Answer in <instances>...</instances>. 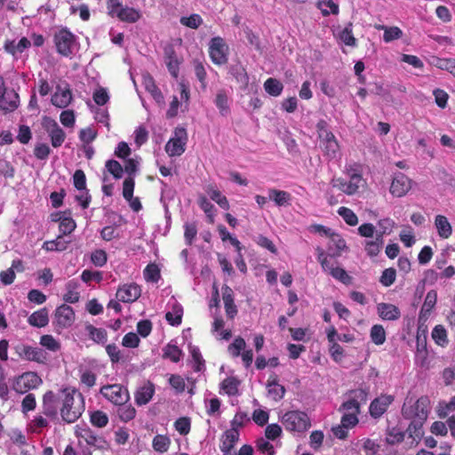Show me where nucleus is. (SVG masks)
<instances>
[{
  "label": "nucleus",
  "instance_id": "ddd939ff",
  "mask_svg": "<svg viewBox=\"0 0 455 455\" xmlns=\"http://www.w3.org/2000/svg\"><path fill=\"white\" fill-rule=\"evenodd\" d=\"M42 124L51 139L52 146L53 148L60 147L66 139V133L57 122L50 117H44Z\"/></svg>",
  "mask_w": 455,
  "mask_h": 455
},
{
  "label": "nucleus",
  "instance_id": "7c9ffc66",
  "mask_svg": "<svg viewBox=\"0 0 455 455\" xmlns=\"http://www.w3.org/2000/svg\"><path fill=\"white\" fill-rule=\"evenodd\" d=\"M29 46L30 41L26 37H22L18 43H15V41H6L4 43L5 51L13 56H15L17 53H21Z\"/></svg>",
  "mask_w": 455,
  "mask_h": 455
},
{
  "label": "nucleus",
  "instance_id": "58836bf2",
  "mask_svg": "<svg viewBox=\"0 0 455 455\" xmlns=\"http://www.w3.org/2000/svg\"><path fill=\"white\" fill-rule=\"evenodd\" d=\"M189 353L192 357L193 368L196 371H202L205 369L204 360L201 355V352L197 347L190 346Z\"/></svg>",
  "mask_w": 455,
  "mask_h": 455
},
{
  "label": "nucleus",
  "instance_id": "052dcab7",
  "mask_svg": "<svg viewBox=\"0 0 455 455\" xmlns=\"http://www.w3.org/2000/svg\"><path fill=\"white\" fill-rule=\"evenodd\" d=\"M404 434L398 428L393 427L388 430L386 437V442L388 444H395L403 441Z\"/></svg>",
  "mask_w": 455,
  "mask_h": 455
},
{
  "label": "nucleus",
  "instance_id": "49530a36",
  "mask_svg": "<svg viewBox=\"0 0 455 455\" xmlns=\"http://www.w3.org/2000/svg\"><path fill=\"white\" fill-rule=\"evenodd\" d=\"M59 220H60L59 228H60V232L61 233L62 236L72 233L76 227L75 220L70 217H66V216L60 217Z\"/></svg>",
  "mask_w": 455,
  "mask_h": 455
},
{
  "label": "nucleus",
  "instance_id": "13d9d810",
  "mask_svg": "<svg viewBox=\"0 0 455 455\" xmlns=\"http://www.w3.org/2000/svg\"><path fill=\"white\" fill-rule=\"evenodd\" d=\"M230 73L235 76L237 82L246 84L248 83L249 77L245 69L242 65L236 64L230 68Z\"/></svg>",
  "mask_w": 455,
  "mask_h": 455
},
{
  "label": "nucleus",
  "instance_id": "a19ab883",
  "mask_svg": "<svg viewBox=\"0 0 455 455\" xmlns=\"http://www.w3.org/2000/svg\"><path fill=\"white\" fill-rule=\"evenodd\" d=\"M171 444V440L167 435H157L154 437L152 446L156 451L166 452Z\"/></svg>",
  "mask_w": 455,
  "mask_h": 455
},
{
  "label": "nucleus",
  "instance_id": "bf43d9fd",
  "mask_svg": "<svg viewBox=\"0 0 455 455\" xmlns=\"http://www.w3.org/2000/svg\"><path fill=\"white\" fill-rule=\"evenodd\" d=\"M106 168L115 179H120L124 173L123 166L116 160H108L106 162Z\"/></svg>",
  "mask_w": 455,
  "mask_h": 455
},
{
  "label": "nucleus",
  "instance_id": "f704fd0d",
  "mask_svg": "<svg viewBox=\"0 0 455 455\" xmlns=\"http://www.w3.org/2000/svg\"><path fill=\"white\" fill-rule=\"evenodd\" d=\"M182 315H183L182 307L179 303L174 301L173 305H172V311H169L166 313L165 318L170 324L179 325L181 323Z\"/></svg>",
  "mask_w": 455,
  "mask_h": 455
},
{
  "label": "nucleus",
  "instance_id": "393cba45",
  "mask_svg": "<svg viewBox=\"0 0 455 455\" xmlns=\"http://www.w3.org/2000/svg\"><path fill=\"white\" fill-rule=\"evenodd\" d=\"M164 62L171 75L175 78L178 77L180 61L172 47H167L164 50Z\"/></svg>",
  "mask_w": 455,
  "mask_h": 455
},
{
  "label": "nucleus",
  "instance_id": "5fc2aeb1",
  "mask_svg": "<svg viewBox=\"0 0 455 455\" xmlns=\"http://www.w3.org/2000/svg\"><path fill=\"white\" fill-rule=\"evenodd\" d=\"M182 351L175 345L168 344L164 349V356L177 363L180 360Z\"/></svg>",
  "mask_w": 455,
  "mask_h": 455
},
{
  "label": "nucleus",
  "instance_id": "473e14b6",
  "mask_svg": "<svg viewBox=\"0 0 455 455\" xmlns=\"http://www.w3.org/2000/svg\"><path fill=\"white\" fill-rule=\"evenodd\" d=\"M68 243L69 241L64 240L62 235H60L54 240L44 242L43 249L47 251H62L67 249Z\"/></svg>",
  "mask_w": 455,
  "mask_h": 455
},
{
  "label": "nucleus",
  "instance_id": "2eb2a0df",
  "mask_svg": "<svg viewBox=\"0 0 455 455\" xmlns=\"http://www.w3.org/2000/svg\"><path fill=\"white\" fill-rule=\"evenodd\" d=\"M141 294L140 287L136 283H125L120 286L116 291L118 301L132 303L137 300Z\"/></svg>",
  "mask_w": 455,
  "mask_h": 455
},
{
  "label": "nucleus",
  "instance_id": "f03ea898",
  "mask_svg": "<svg viewBox=\"0 0 455 455\" xmlns=\"http://www.w3.org/2000/svg\"><path fill=\"white\" fill-rule=\"evenodd\" d=\"M344 173L347 180L343 178H335L331 180L333 188H338L347 196L355 195L360 188L365 185V180L362 176V172L358 164H347L345 166Z\"/></svg>",
  "mask_w": 455,
  "mask_h": 455
},
{
  "label": "nucleus",
  "instance_id": "4be33fe9",
  "mask_svg": "<svg viewBox=\"0 0 455 455\" xmlns=\"http://www.w3.org/2000/svg\"><path fill=\"white\" fill-rule=\"evenodd\" d=\"M436 300L437 294L435 291H430L427 293L419 315V321L420 323H425L428 319L436 304Z\"/></svg>",
  "mask_w": 455,
  "mask_h": 455
},
{
  "label": "nucleus",
  "instance_id": "e2e57ef3",
  "mask_svg": "<svg viewBox=\"0 0 455 455\" xmlns=\"http://www.w3.org/2000/svg\"><path fill=\"white\" fill-rule=\"evenodd\" d=\"M403 36V31L398 27H387L383 35L386 43L392 42Z\"/></svg>",
  "mask_w": 455,
  "mask_h": 455
},
{
  "label": "nucleus",
  "instance_id": "4c0bfd02",
  "mask_svg": "<svg viewBox=\"0 0 455 455\" xmlns=\"http://www.w3.org/2000/svg\"><path fill=\"white\" fill-rule=\"evenodd\" d=\"M77 289H78V283L75 281H69L66 284L67 292L63 296L64 300L68 303L77 302L80 298Z\"/></svg>",
  "mask_w": 455,
  "mask_h": 455
},
{
  "label": "nucleus",
  "instance_id": "39448f33",
  "mask_svg": "<svg viewBox=\"0 0 455 455\" xmlns=\"http://www.w3.org/2000/svg\"><path fill=\"white\" fill-rule=\"evenodd\" d=\"M324 122H319L317 124L319 138L321 139L320 146L324 156L330 160L339 159L341 156L339 145L332 132L324 129Z\"/></svg>",
  "mask_w": 455,
  "mask_h": 455
},
{
  "label": "nucleus",
  "instance_id": "2f4dec72",
  "mask_svg": "<svg viewBox=\"0 0 455 455\" xmlns=\"http://www.w3.org/2000/svg\"><path fill=\"white\" fill-rule=\"evenodd\" d=\"M214 103L218 109L220 110V114L223 116H227L230 112L228 97L225 90L218 91Z\"/></svg>",
  "mask_w": 455,
  "mask_h": 455
},
{
  "label": "nucleus",
  "instance_id": "69168bd1",
  "mask_svg": "<svg viewBox=\"0 0 455 455\" xmlns=\"http://www.w3.org/2000/svg\"><path fill=\"white\" fill-rule=\"evenodd\" d=\"M144 276L147 281L156 282L160 276L157 266L155 264L148 265L144 270Z\"/></svg>",
  "mask_w": 455,
  "mask_h": 455
},
{
  "label": "nucleus",
  "instance_id": "6ab92c4d",
  "mask_svg": "<svg viewBox=\"0 0 455 455\" xmlns=\"http://www.w3.org/2000/svg\"><path fill=\"white\" fill-rule=\"evenodd\" d=\"M55 321L61 328L71 326L75 321V313L71 307L61 305L55 311Z\"/></svg>",
  "mask_w": 455,
  "mask_h": 455
},
{
  "label": "nucleus",
  "instance_id": "b1692460",
  "mask_svg": "<svg viewBox=\"0 0 455 455\" xmlns=\"http://www.w3.org/2000/svg\"><path fill=\"white\" fill-rule=\"evenodd\" d=\"M238 440L239 431L235 428L228 429L221 437L220 451H231Z\"/></svg>",
  "mask_w": 455,
  "mask_h": 455
},
{
  "label": "nucleus",
  "instance_id": "774afa93",
  "mask_svg": "<svg viewBox=\"0 0 455 455\" xmlns=\"http://www.w3.org/2000/svg\"><path fill=\"white\" fill-rule=\"evenodd\" d=\"M455 411V395L451 399L449 403H441L438 408V415L441 418H445L449 411Z\"/></svg>",
  "mask_w": 455,
  "mask_h": 455
},
{
  "label": "nucleus",
  "instance_id": "0e129e2a",
  "mask_svg": "<svg viewBox=\"0 0 455 455\" xmlns=\"http://www.w3.org/2000/svg\"><path fill=\"white\" fill-rule=\"evenodd\" d=\"M80 381L86 387H92L96 383V374L90 370H85L81 373Z\"/></svg>",
  "mask_w": 455,
  "mask_h": 455
},
{
  "label": "nucleus",
  "instance_id": "a878e982",
  "mask_svg": "<svg viewBox=\"0 0 455 455\" xmlns=\"http://www.w3.org/2000/svg\"><path fill=\"white\" fill-rule=\"evenodd\" d=\"M435 227L438 235L443 239H448L452 234V228L448 219L443 215H436L435 218Z\"/></svg>",
  "mask_w": 455,
  "mask_h": 455
},
{
  "label": "nucleus",
  "instance_id": "0eeeda50",
  "mask_svg": "<svg viewBox=\"0 0 455 455\" xmlns=\"http://www.w3.org/2000/svg\"><path fill=\"white\" fill-rule=\"evenodd\" d=\"M229 47L220 36H215L209 43V56L213 64L221 66L228 62Z\"/></svg>",
  "mask_w": 455,
  "mask_h": 455
},
{
  "label": "nucleus",
  "instance_id": "79ce46f5",
  "mask_svg": "<svg viewBox=\"0 0 455 455\" xmlns=\"http://www.w3.org/2000/svg\"><path fill=\"white\" fill-rule=\"evenodd\" d=\"M431 335L435 342L441 347H445L449 342L447 331L443 325H436L433 329Z\"/></svg>",
  "mask_w": 455,
  "mask_h": 455
},
{
  "label": "nucleus",
  "instance_id": "4d7b16f0",
  "mask_svg": "<svg viewBox=\"0 0 455 455\" xmlns=\"http://www.w3.org/2000/svg\"><path fill=\"white\" fill-rule=\"evenodd\" d=\"M245 347H246L245 340L241 337H237L228 346V352L234 357H237L241 355L242 350H243L245 348Z\"/></svg>",
  "mask_w": 455,
  "mask_h": 455
},
{
  "label": "nucleus",
  "instance_id": "864d4df0",
  "mask_svg": "<svg viewBox=\"0 0 455 455\" xmlns=\"http://www.w3.org/2000/svg\"><path fill=\"white\" fill-rule=\"evenodd\" d=\"M224 321L222 318L215 317L214 322L212 323V331L220 332V339L228 340L231 338V331L229 330H223Z\"/></svg>",
  "mask_w": 455,
  "mask_h": 455
},
{
  "label": "nucleus",
  "instance_id": "9d476101",
  "mask_svg": "<svg viewBox=\"0 0 455 455\" xmlns=\"http://www.w3.org/2000/svg\"><path fill=\"white\" fill-rule=\"evenodd\" d=\"M188 135L184 128H176L174 136L165 145V151L170 156H178L184 153Z\"/></svg>",
  "mask_w": 455,
  "mask_h": 455
},
{
  "label": "nucleus",
  "instance_id": "f8f14e48",
  "mask_svg": "<svg viewBox=\"0 0 455 455\" xmlns=\"http://www.w3.org/2000/svg\"><path fill=\"white\" fill-rule=\"evenodd\" d=\"M41 383L42 379L36 373L28 371L14 380L13 389L20 394H25L28 390L37 387Z\"/></svg>",
  "mask_w": 455,
  "mask_h": 455
},
{
  "label": "nucleus",
  "instance_id": "6e6d98bb",
  "mask_svg": "<svg viewBox=\"0 0 455 455\" xmlns=\"http://www.w3.org/2000/svg\"><path fill=\"white\" fill-rule=\"evenodd\" d=\"M180 22L183 26L196 29L203 23V19L199 14L195 13L188 17H181Z\"/></svg>",
  "mask_w": 455,
  "mask_h": 455
},
{
  "label": "nucleus",
  "instance_id": "37998d69",
  "mask_svg": "<svg viewBox=\"0 0 455 455\" xmlns=\"http://www.w3.org/2000/svg\"><path fill=\"white\" fill-rule=\"evenodd\" d=\"M39 343L51 352H58L61 347L60 343L50 334L41 336Z\"/></svg>",
  "mask_w": 455,
  "mask_h": 455
},
{
  "label": "nucleus",
  "instance_id": "c85d7f7f",
  "mask_svg": "<svg viewBox=\"0 0 455 455\" xmlns=\"http://www.w3.org/2000/svg\"><path fill=\"white\" fill-rule=\"evenodd\" d=\"M30 325L37 328L44 327L49 323L48 310L46 308H41L34 312L28 319Z\"/></svg>",
  "mask_w": 455,
  "mask_h": 455
},
{
  "label": "nucleus",
  "instance_id": "7ed1b4c3",
  "mask_svg": "<svg viewBox=\"0 0 455 455\" xmlns=\"http://www.w3.org/2000/svg\"><path fill=\"white\" fill-rule=\"evenodd\" d=\"M280 420L289 432L303 433L311 427L309 417L301 411H287L280 418Z\"/></svg>",
  "mask_w": 455,
  "mask_h": 455
},
{
  "label": "nucleus",
  "instance_id": "1a4fd4ad",
  "mask_svg": "<svg viewBox=\"0 0 455 455\" xmlns=\"http://www.w3.org/2000/svg\"><path fill=\"white\" fill-rule=\"evenodd\" d=\"M100 393L109 402L116 405L127 403L130 399V395L127 389L124 388L121 385H106L103 386Z\"/></svg>",
  "mask_w": 455,
  "mask_h": 455
},
{
  "label": "nucleus",
  "instance_id": "a211bd4d",
  "mask_svg": "<svg viewBox=\"0 0 455 455\" xmlns=\"http://www.w3.org/2000/svg\"><path fill=\"white\" fill-rule=\"evenodd\" d=\"M155 394V385L148 380L144 381L134 393V401L137 405H146Z\"/></svg>",
  "mask_w": 455,
  "mask_h": 455
},
{
  "label": "nucleus",
  "instance_id": "aec40b11",
  "mask_svg": "<svg viewBox=\"0 0 455 455\" xmlns=\"http://www.w3.org/2000/svg\"><path fill=\"white\" fill-rule=\"evenodd\" d=\"M327 249V253H329L330 257L338 258L341 256L343 251H347V246L343 237L339 234L334 232L329 237Z\"/></svg>",
  "mask_w": 455,
  "mask_h": 455
},
{
  "label": "nucleus",
  "instance_id": "c9c22d12",
  "mask_svg": "<svg viewBox=\"0 0 455 455\" xmlns=\"http://www.w3.org/2000/svg\"><path fill=\"white\" fill-rule=\"evenodd\" d=\"M206 192L211 199L216 202L222 209L228 210L229 208V204L227 197L223 196L220 190L212 186H209L206 188Z\"/></svg>",
  "mask_w": 455,
  "mask_h": 455
},
{
  "label": "nucleus",
  "instance_id": "8fccbe9b",
  "mask_svg": "<svg viewBox=\"0 0 455 455\" xmlns=\"http://www.w3.org/2000/svg\"><path fill=\"white\" fill-rule=\"evenodd\" d=\"M90 420L94 427H104L108 423V417L102 411H95L91 413Z\"/></svg>",
  "mask_w": 455,
  "mask_h": 455
},
{
  "label": "nucleus",
  "instance_id": "20e7f679",
  "mask_svg": "<svg viewBox=\"0 0 455 455\" xmlns=\"http://www.w3.org/2000/svg\"><path fill=\"white\" fill-rule=\"evenodd\" d=\"M108 13L121 21L134 23L141 18L140 10L124 5L119 0H108L107 4Z\"/></svg>",
  "mask_w": 455,
  "mask_h": 455
},
{
  "label": "nucleus",
  "instance_id": "ea45409f",
  "mask_svg": "<svg viewBox=\"0 0 455 455\" xmlns=\"http://www.w3.org/2000/svg\"><path fill=\"white\" fill-rule=\"evenodd\" d=\"M269 199L273 200L277 205L282 206L287 204L291 199V196L286 191L269 189Z\"/></svg>",
  "mask_w": 455,
  "mask_h": 455
},
{
  "label": "nucleus",
  "instance_id": "cd10ccee",
  "mask_svg": "<svg viewBox=\"0 0 455 455\" xmlns=\"http://www.w3.org/2000/svg\"><path fill=\"white\" fill-rule=\"evenodd\" d=\"M222 298L225 304L226 314L229 318H234L237 313L236 307L234 303L233 291L228 286L222 288Z\"/></svg>",
  "mask_w": 455,
  "mask_h": 455
},
{
  "label": "nucleus",
  "instance_id": "6e6552de",
  "mask_svg": "<svg viewBox=\"0 0 455 455\" xmlns=\"http://www.w3.org/2000/svg\"><path fill=\"white\" fill-rule=\"evenodd\" d=\"M54 43L59 53L68 56L76 48L75 36L67 29H60L54 35Z\"/></svg>",
  "mask_w": 455,
  "mask_h": 455
},
{
  "label": "nucleus",
  "instance_id": "3c124183",
  "mask_svg": "<svg viewBox=\"0 0 455 455\" xmlns=\"http://www.w3.org/2000/svg\"><path fill=\"white\" fill-rule=\"evenodd\" d=\"M195 75L201 84L202 89L205 90L207 87L206 76L207 73L204 66L198 60L194 61Z\"/></svg>",
  "mask_w": 455,
  "mask_h": 455
},
{
  "label": "nucleus",
  "instance_id": "338daca9",
  "mask_svg": "<svg viewBox=\"0 0 455 455\" xmlns=\"http://www.w3.org/2000/svg\"><path fill=\"white\" fill-rule=\"evenodd\" d=\"M395 270L394 268H387L382 272L379 282L386 287L390 286L395 281Z\"/></svg>",
  "mask_w": 455,
  "mask_h": 455
},
{
  "label": "nucleus",
  "instance_id": "e433bc0d",
  "mask_svg": "<svg viewBox=\"0 0 455 455\" xmlns=\"http://www.w3.org/2000/svg\"><path fill=\"white\" fill-rule=\"evenodd\" d=\"M264 89L269 95L277 97L281 95L283 85L277 79L270 77L265 81Z\"/></svg>",
  "mask_w": 455,
  "mask_h": 455
},
{
  "label": "nucleus",
  "instance_id": "9b49d317",
  "mask_svg": "<svg viewBox=\"0 0 455 455\" xmlns=\"http://www.w3.org/2000/svg\"><path fill=\"white\" fill-rule=\"evenodd\" d=\"M73 100V94L69 84L65 81H60L55 86V92L52 96V104L59 108H67Z\"/></svg>",
  "mask_w": 455,
  "mask_h": 455
},
{
  "label": "nucleus",
  "instance_id": "de8ad7c7",
  "mask_svg": "<svg viewBox=\"0 0 455 455\" xmlns=\"http://www.w3.org/2000/svg\"><path fill=\"white\" fill-rule=\"evenodd\" d=\"M382 243V235H377L374 240L365 243V250L370 256H376L379 252Z\"/></svg>",
  "mask_w": 455,
  "mask_h": 455
},
{
  "label": "nucleus",
  "instance_id": "680f3d73",
  "mask_svg": "<svg viewBox=\"0 0 455 455\" xmlns=\"http://www.w3.org/2000/svg\"><path fill=\"white\" fill-rule=\"evenodd\" d=\"M18 265H20V261H13L12 267L0 273V280L4 284L8 285L13 283L15 278L13 267H17Z\"/></svg>",
  "mask_w": 455,
  "mask_h": 455
},
{
  "label": "nucleus",
  "instance_id": "603ef678",
  "mask_svg": "<svg viewBox=\"0 0 455 455\" xmlns=\"http://www.w3.org/2000/svg\"><path fill=\"white\" fill-rule=\"evenodd\" d=\"M338 213L342 217L347 225H357L358 218L351 209L342 206L338 210Z\"/></svg>",
  "mask_w": 455,
  "mask_h": 455
},
{
  "label": "nucleus",
  "instance_id": "a18cd8bd",
  "mask_svg": "<svg viewBox=\"0 0 455 455\" xmlns=\"http://www.w3.org/2000/svg\"><path fill=\"white\" fill-rule=\"evenodd\" d=\"M315 251L317 253V259L321 264L323 270L331 274V269L334 268V266L329 259V258H331L329 253L325 252L324 250L321 247H317Z\"/></svg>",
  "mask_w": 455,
  "mask_h": 455
},
{
  "label": "nucleus",
  "instance_id": "dca6fc26",
  "mask_svg": "<svg viewBox=\"0 0 455 455\" xmlns=\"http://www.w3.org/2000/svg\"><path fill=\"white\" fill-rule=\"evenodd\" d=\"M76 435L79 439V443L84 442L89 446L97 449H103L106 446V441L89 428L78 427L76 430Z\"/></svg>",
  "mask_w": 455,
  "mask_h": 455
},
{
  "label": "nucleus",
  "instance_id": "c03bdc74",
  "mask_svg": "<svg viewBox=\"0 0 455 455\" xmlns=\"http://www.w3.org/2000/svg\"><path fill=\"white\" fill-rule=\"evenodd\" d=\"M370 336L375 345L379 346L386 341V331L380 324H375L371 327Z\"/></svg>",
  "mask_w": 455,
  "mask_h": 455
},
{
  "label": "nucleus",
  "instance_id": "5701e85b",
  "mask_svg": "<svg viewBox=\"0 0 455 455\" xmlns=\"http://www.w3.org/2000/svg\"><path fill=\"white\" fill-rule=\"evenodd\" d=\"M377 312L379 317L386 321H395L400 318V309L389 303H379L377 306Z\"/></svg>",
  "mask_w": 455,
  "mask_h": 455
},
{
  "label": "nucleus",
  "instance_id": "412c9836",
  "mask_svg": "<svg viewBox=\"0 0 455 455\" xmlns=\"http://www.w3.org/2000/svg\"><path fill=\"white\" fill-rule=\"evenodd\" d=\"M393 401V396L387 395L375 398L370 405V413L371 417L375 419L381 417Z\"/></svg>",
  "mask_w": 455,
  "mask_h": 455
},
{
  "label": "nucleus",
  "instance_id": "09e8293b",
  "mask_svg": "<svg viewBox=\"0 0 455 455\" xmlns=\"http://www.w3.org/2000/svg\"><path fill=\"white\" fill-rule=\"evenodd\" d=\"M238 385L235 378H227L221 382L220 387L227 395H235L238 393Z\"/></svg>",
  "mask_w": 455,
  "mask_h": 455
},
{
  "label": "nucleus",
  "instance_id": "423d86ee",
  "mask_svg": "<svg viewBox=\"0 0 455 455\" xmlns=\"http://www.w3.org/2000/svg\"><path fill=\"white\" fill-rule=\"evenodd\" d=\"M430 401L427 396H421L413 404L404 403L402 409L404 418L417 419V424L425 422L429 413Z\"/></svg>",
  "mask_w": 455,
  "mask_h": 455
},
{
  "label": "nucleus",
  "instance_id": "4468645a",
  "mask_svg": "<svg viewBox=\"0 0 455 455\" xmlns=\"http://www.w3.org/2000/svg\"><path fill=\"white\" fill-rule=\"evenodd\" d=\"M411 188V180L403 173H395L389 191L395 197L404 196Z\"/></svg>",
  "mask_w": 455,
  "mask_h": 455
},
{
  "label": "nucleus",
  "instance_id": "f3484780",
  "mask_svg": "<svg viewBox=\"0 0 455 455\" xmlns=\"http://www.w3.org/2000/svg\"><path fill=\"white\" fill-rule=\"evenodd\" d=\"M19 355L26 360L45 363L48 360L47 354L40 347L22 345L19 347Z\"/></svg>",
  "mask_w": 455,
  "mask_h": 455
},
{
  "label": "nucleus",
  "instance_id": "72a5a7b5",
  "mask_svg": "<svg viewBox=\"0 0 455 455\" xmlns=\"http://www.w3.org/2000/svg\"><path fill=\"white\" fill-rule=\"evenodd\" d=\"M117 406V415L122 421L128 422L135 418L136 410L131 403H124Z\"/></svg>",
  "mask_w": 455,
  "mask_h": 455
},
{
  "label": "nucleus",
  "instance_id": "c756f323",
  "mask_svg": "<svg viewBox=\"0 0 455 455\" xmlns=\"http://www.w3.org/2000/svg\"><path fill=\"white\" fill-rule=\"evenodd\" d=\"M267 387L268 395L275 401L281 400L285 394L284 387L278 384L275 376L273 379L269 378Z\"/></svg>",
  "mask_w": 455,
  "mask_h": 455
},
{
  "label": "nucleus",
  "instance_id": "bb28decb",
  "mask_svg": "<svg viewBox=\"0 0 455 455\" xmlns=\"http://www.w3.org/2000/svg\"><path fill=\"white\" fill-rule=\"evenodd\" d=\"M337 38L344 44L351 47L356 46V39L353 35V24L348 22L343 28H339Z\"/></svg>",
  "mask_w": 455,
  "mask_h": 455
},
{
  "label": "nucleus",
  "instance_id": "f257e3e1",
  "mask_svg": "<svg viewBox=\"0 0 455 455\" xmlns=\"http://www.w3.org/2000/svg\"><path fill=\"white\" fill-rule=\"evenodd\" d=\"M84 410V395L71 387H62L58 393L47 391L43 396V413L56 419L60 411L62 420L68 424L76 422Z\"/></svg>",
  "mask_w": 455,
  "mask_h": 455
}]
</instances>
